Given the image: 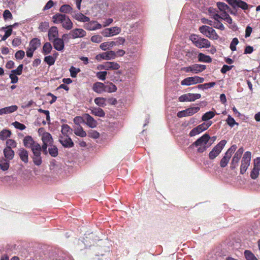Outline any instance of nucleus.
<instances>
[{
  "label": "nucleus",
  "instance_id": "ddd939ff",
  "mask_svg": "<svg viewBox=\"0 0 260 260\" xmlns=\"http://www.w3.org/2000/svg\"><path fill=\"white\" fill-rule=\"evenodd\" d=\"M59 141L64 147H72L74 143L69 136H59Z\"/></svg>",
  "mask_w": 260,
  "mask_h": 260
},
{
  "label": "nucleus",
  "instance_id": "a211bd4d",
  "mask_svg": "<svg viewBox=\"0 0 260 260\" xmlns=\"http://www.w3.org/2000/svg\"><path fill=\"white\" fill-rule=\"evenodd\" d=\"M53 45L54 49L59 51H61L64 47V42L62 39L57 38L53 41Z\"/></svg>",
  "mask_w": 260,
  "mask_h": 260
},
{
  "label": "nucleus",
  "instance_id": "aec40b11",
  "mask_svg": "<svg viewBox=\"0 0 260 260\" xmlns=\"http://www.w3.org/2000/svg\"><path fill=\"white\" fill-rule=\"evenodd\" d=\"M18 155L21 160L25 164L28 162V153L24 148H20L18 150Z\"/></svg>",
  "mask_w": 260,
  "mask_h": 260
},
{
  "label": "nucleus",
  "instance_id": "5fc2aeb1",
  "mask_svg": "<svg viewBox=\"0 0 260 260\" xmlns=\"http://www.w3.org/2000/svg\"><path fill=\"white\" fill-rule=\"evenodd\" d=\"M236 7L241 8L243 10H247L248 7L247 4L241 0H237V2L236 4Z\"/></svg>",
  "mask_w": 260,
  "mask_h": 260
},
{
  "label": "nucleus",
  "instance_id": "8fccbe9b",
  "mask_svg": "<svg viewBox=\"0 0 260 260\" xmlns=\"http://www.w3.org/2000/svg\"><path fill=\"white\" fill-rule=\"evenodd\" d=\"M111 36L118 35L121 32V28L117 26H114L109 28Z\"/></svg>",
  "mask_w": 260,
  "mask_h": 260
},
{
  "label": "nucleus",
  "instance_id": "3c124183",
  "mask_svg": "<svg viewBox=\"0 0 260 260\" xmlns=\"http://www.w3.org/2000/svg\"><path fill=\"white\" fill-rule=\"evenodd\" d=\"M8 29L5 31V34L2 37V40L5 41L8 37H9L12 32V25H9L7 27Z\"/></svg>",
  "mask_w": 260,
  "mask_h": 260
},
{
  "label": "nucleus",
  "instance_id": "4be33fe9",
  "mask_svg": "<svg viewBox=\"0 0 260 260\" xmlns=\"http://www.w3.org/2000/svg\"><path fill=\"white\" fill-rule=\"evenodd\" d=\"M4 155L5 159L11 160L13 159L15 155L14 151L12 149L5 148L3 150Z\"/></svg>",
  "mask_w": 260,
  "mask_h": 260
},
{
  "label": "nucleus",
  "instance_id": "4c0bfd02",
  "mask_svg": "<svg viewBox=\"0 0 260 260\" xmlns=\"http://www.w3.org/2000/svg\"><path fill=\"white\" fill-rule=\"evenodd\" d=\"M40 45V40L38 38H34L30 42L29 47L36 50Z\"/></svg>",
  "mask_w": 260,
  "mask_h": 260
},
{
  "label": "nucleus",
  "instance_id": "69168bd1",
  "mask_svg": "<svg viewBox=\"0 0 260 260\" xmlns=\"http://www.w3.org/2000/svg\"><path fill=\"white\" fill-rule=\"evenodd\" d=\"M23 68V65L21 64L17 67L16 69L12 70L11 73L17 75H20L22 73Z\"/></svg>",
  "mask_w": 260,
  "mask_h": 260
},
{
  "label": "nucleus",
  "instance_id": "6e6552de",
  "mask_svg": "<svg viewBox=\"0 0 260 260\" xmlns=\"http://www.w3.org/2000/svg\"><path fill=\"white\" fill-rule=\"evenodd\" d=\"M201 95L199 93H188L184 94L179 98V101L180 102H193L196 100L200 99Z\"/></svg>",
  "mask_w": 260,
  "mask_h": 260
},
{
  "label": "nucleus",
  "instance_id": "052dcab7",
  "mask_svg": "<svg viewBox=\"0 0 260 260\" xmlns=\"http://www.w3.org/2000/svg\"><path fill=\"white\" fill-rule=\"evenodd\" d=\"M12 125L17 129H19L20 130H24L25 129L26 126L24 124L21 123L18 121H15L12 123Z\"/></svg>",
  "mask_w": 260,
  "mask_h": 260
},
{
  "label": "nucleus",
  "instance_id": "a18cd8bd",
  "mask_svg": "<svg viewBox=\"0 0 260 260\" xmlns=\"http://www.w3.org/2000/svg\"><path fill=\"white\" fill-rule=\"evenodd\" d=\"M244 255L247 260H257L254 255L249 250H245Z\"/></svg>",
  "mask_w": 260,
  "mask_h": 260
},
{
  "label": "nucleus",
  "instance_id": "ea45409f",
  "mask_svg": "<svg viewBox=\"0 0 260 260\" xmlns=\"http://www.w3.org/2000/svg\"><path fill=\"white\" fill-rule=\"evenodd\" d=\"M217 6L221 12H229L231 10L230 8L224 3L218 2Z\"/></svg>",
  "mask_w": 260,
  "mask_h": 260
},
{
  "label": "nucleus",
  "instance_id": "72a5a7b5",
  "mask_svg": "<svg viewBox=\"0 0 260 260\" xmlns=\"http://www.w3.org/2000/svg\"><path fill=\"white\" fill-rule=\"evenodd\" d=\"M199 61L200 62L209 63L212 61V58L208 55H206L202 53H200L198 55Z\"/></svg>",
  "mask_w": 260,
  "mask_h": 260
},
{
  "label": "nucleus",
  "instance_id": "423d86ee",
  "mask_svg": "<svg viewBox=\"0 0 260 260\" xmlns=\"http://www.w3.org/2000/svg\"><path fill=\"white\" fill-rule=\"evenodd\" d=\"M237 146L236 145H232L226 152L224 156L222 158L220 162V166L222 168L225 167L229 162L232 154L236 151Z\"/></svg>",
  "mask_w": 260,
  "mask_h": 260
},
{
  "label": "nucleus",
  "instance_id": "6e6d98bb",
  "mask_svg": "<svg viewBox=\"0 0 260 260\" xmlns=\"http://www.w3.org/2000/svg\"><path fill=\"white\" fill-rule=\"evenodd\" d=\"M238 43L239 40L237 38H234L232 40L230 46V48L232 51H235L236 50V46L238 44Z\"/></svg>",
  "mask_w": 260,
  "mask_h": 260
},
{
  "label": "nucleus",
  "instance_id": "7c9ffc66",
  "mask_svg": "<svg viewBox=\"0 0 260 260\" xmlns=\"http://www.w3.org/2000/svg\"><path fill=\"white\" fill-rule=\"evenodd\" d=\"M74 133L76 135L80 137H85L87 135L86 132L84 131L81 125L77 126L74 128Z\"/></svg>",
  "mask_w": 260,
  "mask_h": 260
},
{
  "label": "nucleus",
  "instance_id": "b1692460",
  "mask_svg": "<svg viewBox=\"0 0 260 260\" xmlns=\"http://www.w3.org/2000/svg\"><path fill=\"white\" fill-rule=\"evenodd\" d=\"M37 142L34 141L31 136H26L23 140L24 145L27 148H31Z\"/></svg>",
  "mask_w": 260,
  "mask_h": 260
},
{
  "label": "nucleus",
  "instance_id": "c9c22d12",
  "mask_svg": "<svg viewBox=\"0 0 260 260\" xmlns=\"http://www.w3.org/2000/svg\"><path fill=\"white\" fill-rule=\"evenodd\" d=\"M12 135L11 132L7 129H4L0 132V139L2 140H5L7 138L11 137Z\"/></svg>",
  "mask_w": 260,
  "mask_h": 260
},
{
  "label": "nucleus",
  "instance_id": "dca6fc26",
  "mask_svg": "<svg viewBox=\"0 0 260 260\" xmlns=\"http://www.w3.org/2000/svg\"><path fill=\"white\" fill-rule=\"evenodd\" d=\"M92 90L99 94L106 92V85L103 83L96 82L93 84Z\"/></svg>",
  "mask_w": 260,
  "mask_h": 260
},
{
  "label": "nucleus",
  "instance_id": "2eb2a0df",
  "mask_svg": "<svg viewBox=\"0 0 260 260\" xmlns=\"http://www.w3.org/2000/svg\"><path fill=\"white\" fill-rule=\"evenodd\" d=\"M85 123L89 127L95 128L96 127L97 121L89 114H84Z\"/></svg>",
  "mask_w": 260,
  "mask_h": 260
},
{
  "label": "nucleus",
  "instance_id": "37998d69",
  "mask_svg": "<svg viewBox=\"0 0 260 260\" xmlns=\"http://www.w3.org/2000/svg\"><path fill=\"white\" fill-rule=\"evenodd\" d=\"M116 90V86L111 82H110L108 85H106V92L111 93L115 92Z\"/></svg>",
  "mask_w": 260,
  "mask_h": 260
},
{
  "label": "nucleus",
  "instance_id": "f3484780",
  "mask_svg": "<svg viewBox=\"0 0 260 260\" xmlns=\"http://www.w3.org/2000/svg\"><path fill=\"white\" fill-rule=\"evenodd\" d=\"M48 39L50 41H52L57 38L58 36V30L56 26H52L48 30Z\"/></svg>",
  "mask_w": 260,
  "mask_h": 260
},
{
  "label": "nucleus",
  "instance_id": "c85d7f7f",
  "mask_svg": "<svg viewBox=\"0 0 260 260\" xmlns=\"http://www.w3.org/2000/svg\"><path fill=\"white\" fill-rule=\"evenodd\" d=\"M106 70H117L120 68V65L115 62H106Z\"/></svg>",
  "mask_w": 260,
  "mask_h": 260
},
{
  "label": "nucleus",
  "instance_id": "f257e3e1",
  "mask_svg": "<svg viewBox=\"0 0 260 260\" xmlns=\"http://www.w3.org/2000/svg\"><path fill=\"white\" fill-rule=\"evenodd\" d=\"M210 138L209 135L206 133L194 141L191 146L197 148L198 153H202L212 145V142L210 141Z\"/></svg>",
  "mask_w": 260,
  "mask_h": 260
},
{
  "label": "nucleus",
  "instance_id": "49530a36",
  "mask_svg": "<svg viewBox=\"0 0 260 260\" xmlns=\"http://www.w3.org/2000/svg\"><path fill=\"white\" fill-rule=\"evenodd\" d=\"M32 160L35 165L38 166H40L42 162L41 154L33 155Z\"/></svg>",
  "mask_w": 260,
  "mask_h": 260
},
{
  "label": "nucleus",
  "instance_id": "f03ea898",
  "mask_svg": "<svg viewBox=\"0 0 260 260\" xmlns=\"http://www.w3.org/2000/svg\"><path fill=\"white\" fill-rule=\"evenodd\" d=\"M52 21L55 24H61L63 28L71 30L73 27V23L69 16L61 13H56L52 16Z\"/></svg>",
  "mask_w": 260,
  "mask_h": 260
},
{
  "label": "nucleus",
  "instance_id": "680f3d73",
  "mask_svg": "<svg viewBox=\"0 0 260 260\" xmlns=\"http://www.w3.org/2000/svg\"><path fill=\"white\" fill-rule=\"evenodd\" d=\"M44 61L49 66L53 65L55 62V59L52 56H46L44 58Z\"/></svg>",
  "mask_w": 260,
  "mask_h": 260
},
{
  "label": "nucleus",
  "instance_id": "9d476101",
  "mask_svg": "<svg viewBox=\"0 0 260 260\" xmlns=\"http://www.w3.org/2000/svg\"><path fill=\"white\" fill-rule=\"evenodd\" d=\"M244 150L243 148H240L235 153L231 162V168L232 170L235 169L238 166L239 161L241 157Z\"/></svg>",
  "mask_w": 260,
  "mask_h": 260
},
{
  "label": "nucleus",
  "instance_id": "393cba45",
  "mask_svg": "<svg viewBox=\"0 0 260 260\" xmlns=\"http://www.w3.org/2000/svg\"><path fill=\"white\" fill-rule=\"evenodd\" d=\"M115 46H116V42L114 41H110L102 43L100 47L102 50L106 51V50L111 49Z\"/></svg>",
  "mask_w": 260,
  "mask_h": 260
},
{
  "label": "nucleus",
  "instance_id": "a19ab883",
  "mask_svg": "<svg viewBox=\"0 0 260 260\" xmlns=\"http://www.w3.org/2000/svg\"><path fill=\"white\" fill-rule=\"evenodd\" d=\"M52 49V46L50 43H45L43 47V52L44 54H49Z\"/></svg>",
  "mask_w": 260,
  "mask_h": 260
},
{
  "label": "nucleus",
  "instance_id": "603ef678",
  "mask_svg": "<svg viewBox=\"0 0 260 260\" xmlns=\"http://www.w3.org/2000/svg\"><path fill=\"white\" fill-rule=\"evenodd\" d=\"M202 132L201 131V129L200 128L199 126H197V127L193 128L192 129L190 132H189V136L191 137H194L196 135H198L201 133Z\"/></svg>",
  "mask_w": 260,
  "mask_h": 260
},
{
  "label": "nucleus",
  "instance_id": "774afa93",
  "mask_svg": "<svg viewBox=\"0 0 260 260\" xmlns=\"http://www.w3.org/2000/svg\"><path fill=\"white\" fill-rule=\"evenodd\" d=\"M25 55V52L23 50H19L16 52L15 53V57L17 59H22Z\"/></svg>",
  "mask_w": 260,
  "mask_h": 260
},
{
  "label": "nucleus",
  "instance_id": "0e129e2a",
  "mask_svg": "<svg viewBox=\"0 0 260 260\" xmlns=\"http://www.w3.org/2000/svg\"><path fill=\"white\" fill-rule=\"evenodd\" d=\"M226 121L228 124L231 127H233L235 124H238L236 122L234 119L233 117H232L231 115L228 116V117Z\"/></svg>",
  "mask_w": 260,
  "mask_h": 260
},
{
  "label": "nucleus",
  "instance_id": "a878e982",
  "mask_svg": "<svg viewBox=\"0 0 260 260\" xmlns=\"http://www.w3.org/2000/svg\"><path fill=\"white\" fill-rule=\"evenodd\" d=\"M61 133L60 136H69L72 133V129L68 125L63 124L61 127Z\"/></svg>",
  "mask_w": 260,
  "mask_h": 260
},
{
  "label": "nucleus",
  "instance_id": "0eeeda50",
  "mask_svg": "<svg viewBox=\"0 0 260 260\" xmlns=\"http://www.w3.org/2000/svg\"><path fill=\"white\" fill-rule=\"evenodd\" d=\"M204 80V78L199 76L189 77L182 80L181 84L184 86H190L197 83H203Z\"/></svg>",
  "mask_w": 260,
  "mask_h": 260
},
{
  "label": "nucleus",
  "instance_id": "e433bc0d",
  "mask_svg": "<svg viewBox=\"0 0 260 260\" xmlns=\"http://www.w3.org/2000/svg\"><path fill=\"white\" fill-rule=\"evenodd\" d=\"M72 11V7L69 5H63L59 8V11L62 13L70 14Z\"/></svg>",
  "mask_w": 260,
  "mask_h": 260
},
{
  "label": "nucleus",
  "instance_id": "bb28decb",
  "mask_svg": "<svg viewBox=\"0 0 260 260\" xmlns=\"http://www.w3.org/2000/svg\"><path fill=\"white\" fill-rule=\"evenodd\" d=\"M192 73L198 74L204 71L206 66L203 64H194L192 65Z\"/></svg>",
  "mask_w": 260,
  "mask_h": 260
},
{
  "label": "nucleus",
  "instance_id": "5701e85b",
  "mask_svg": "<svg viewBox=\"0 0 260 260\" xmlns=\"http://www.w3.org/2000/svg\"><path fill=\"white\" fill-rule=\"evenodd\" d=\"M90 110L91 113L95 116L100 117H104L105 116L104 111L100 108L93 107L90 109Z\"/></svg>",
  "mask_w": 260,
  "mask_h": 260
},
{
  "label": "nucleus",
  "instance_id": "cd10ccee",
  "mask_svg": "<svg viewBox=\"0 0 260 260\" xmlns=\"http://www.w3.org/2000/svg\"><path fill=\"white\" fill-rule=\"evenodd\" d=\"M10 167V160L4 158L0 159V168L4 171L9 169Z\"/></svg>",
  "mask_w": 260,
  "mask_h": 260
},
{
  "label": "nucleus",
  "instance_id": "bf43d9fd",
  "mask_svg": "<svg viewBox=\"0 0 260 260\" xmlns=\"http://www.w3.org/2000/svg\"><path fill=\"white\" fill-rule=\"evenodd\" d=\"M88 136L93 139H97L100 137V134L95 130H90L88 133Z\"/></svg>",
  "mask_w": 260,
  "mask_h": 260
},
{
  "label": "nucleus",
  "instance_id": "c03bdc74",
  "mask_svg": "<svg viewBox=\"0 0 260 260\" xmlns=\"http://www.w3.org/2000/svg\"><path fill=\"white\" fill-rule=\"evenodd\" d=\"M199 110L200 108L199 107H193L186 109L187 116L193 115L197 113Z\"/></svg>",
  "mask_w": 260,
  "mask_h": 260
},
{
  "label": "nucleus",
  "instance_id": "4468645a",
  "mask_svg": "<svg viewBox=\"0 0 260 260\" xmlns=\"http://www.w3.org/2000/svg\"><path fill=\"white\" fill-rule=\"evenodd\" d=\"M87 22L88 23H86L84 26V28L87 30H95L101 29L102 27V24L99 23L96 21H89Z\"/></svg>",
  "mask_w": 260,
  "mask_h": 260
},
{
  "label": "nucleus",
  "instance_id": "2f4dec72",
  "mask_svg": "<svg viewBox=\"0 0 260 260\" xmlns=\"http://www.w3.org/2000/svg\"><path fill=\"white\" fill-rule=\"evenodd\" d=\"M18 109V107L16 105H12L9 107L2 108L3 114H7L13 113L16 111Z\"/></svg>",
  "mask_w": 260,
  "mask_h": 260
},
{
  "label": "nucleus",
  "instance_id": "864d4df0",
  "mask_svg": "<svg viewBox=\"0 0 260 260\" xmlns=\"http://www.w3.org/2000/svg\"><path fill=\"white\" fill-rule=\"evenodd\" d=\"M74 123L78 126L80 125L81 123L85 122L84 114L82 116H76L74 118Z\"/></svg>",
  "mask_w": 260,
  "mask_h": 260
},
{
  "label": "nucleus",
  "instance_id": "f8f14e48",
  "mask_svg": "<svg viewBox=\"0 0 260 260\" xmlns=\"http://www.w3.org/2000/svg\"><path fill=\"white\" fill-rule=\"evenodd\" d=\"M72 39L83 38L86 36V32L82 28H75L71 30L69 33Z\"/></svg>",
  "mask_w": 260,
  "mask_h": 260
},
{
  "label": "nucleus",
  "instance_id": "09e8293b",
  "mask_svg": "<svg viewBox=\"0 0 260 260\" xmlns=\"http://www.w3.org/2000/svg\"><path fill=\"white\" fill-rule=\"evenodd\" d=\"M212 124V122L211 121H209L206 122H204L201 124L199 125L201 131L203 132L205 130L207 129Z\"/></svg>",
  "mask_w": 260,
  "mask_h": 260
},
{
  "label": "nucleus",
  "instance_id": "9b49d317",
  "mask_svg": "<svg viewBox=\"0 0 260 260\" xmlns=\"http://www.w3.org/2000/svg\"><path fill=\"white\" fill-rule=\"evenodd\" d=\"M260 170V157H257L254 160L253 168L250 173V177L253 179L257 178Z\"/></svg>",
  "mask_w": 260,
  "mask_h": 260
},
{
  "label": "nucleus",
  "instance_id": "7ed1b4c3",
  "mask_svg": "<svg viewBox=\"0 0 260 260\" xmlns=\"http://www.w3.org/2000/svg\"><path fill=\"white\" fill-rule=\"evenodd\" d=\"M41 139L43 142L42 151L44 154H47V147L53 144V140L51 134L48 132L43 133Z\"/></svg>",
  "mask_w": 260,
  "mask_h": 260
},
{
  "label": "nucleus",
  "instance_id": "20e7f679",
  "mask_svg": "<svg viewBox=\"0 0 260 260\" xmlns=\"http://www.w3.org/2000/svg\"><path fill=\"white\" fill-rule=\"evenodd\" d=\"M251 158V153L250 151L244 153L241 161L240 173L244 174L250 165Z\"/></svg>",
  "mask_w": 260,
  "mask_h": 260
},
{
  "label": "nucleus",
  "instance_id": "412c9836",
  "mask_svg": "<svg viewBox=\"0 0 260 260\" xmlns=\"http://www.w3.org/2000/svg\"><path fill=\"white\" fill-rule=\"evenodd\" d=\"M211 46V43L209 40L206 39L201 38L197 44L196 47L199 48H207Z\"/></svg>",
  "mask_w": 260,
  "mask_h": 260
},
{
  "label": "nucleus",
  "instance_id": "39448f33",
  "mask_svg": "<svg viewBox=\"0 0 260 260\" xmlns=\"http://www.w3.org/2000/svg\"><path fill=\"white\" fill-rule=\"evenodd\" d=\"M226 143V141L223 140L215 146L209 153V158L210 159H214L221 152Z\"/></svg>",
  "mask_w": 260,
  "mask_h": 260
},
{
  "label": "nucleus",
  "instance_id": "13d9d810",
  "mask_svg": "<svg viewBox=\"0 0 260 260\" xmlns=\"http://www.w3.org/2000/svg\"><path fill=\"white\" fill-rule=\"evenodd\" d=\"M107 72L106 71H101L97 72L96 74V77L102 81H104L106 79Z\"/></svg>",
  "mask_w": 260,
  "mask_h": 260
},
{
  "label": "nucleus",
  "instance_id": "338daca9",
  "mask_svg": "<svg viewBox=\"0 0 260 260\" xmlns=\"http://www.w3.org/2000/svg\"><path fill=\"white\" fill-rule=\"evenodd\" d=\"M201 38L199 37L198 36L196 35H191L190 36V40L191 41V42L194 44V45L196 46L197 44H198V42L199 41V40Z\"/></svg>",
  "mask_w": 260,
  "mask_h": 260
},
{
  "label": "nucleus",
  "instance_id": "c756f323",
  "mask_svg": "<svg viewBox=\"0 0 260 260\" xmlns=\"http://www.w3.org/2000/svg\"><path fill=\"white\" fill-rule=\"evenodd\" d=\"M206 37L212 40H217L219 38V36L216 32L215 30L211 27L209 28L208 31H207V34L206 35Z\"/></svg>",
  "mask_w": 260,
  "mask_h": 260
},
{
  "label": "nucleus",
  "instance_id": "e2e57ef3",
  "mask_svg": "<svg viewBox=\"0 0 260 260\" xmlns=\"http://www.w3.org/2000/svg\"><path fill=\"white\" fill-rule=\"evenodd\" d=\"M102 37L99 35H94L91 38V41L93 43H99L102 42Z\"/></svg>",
  "mask_w": 260,
  "mask_h": 260
},
{
  "label": "nucleus",
  "instance_id": "473e14b6",
  "mask_svg": "<svg viewBox=\"0 0 260 260\" xmlns=\"http://www.w3.org/2000/svg\"><path fill=\"white\" fill-rule=\"evenodd\" d=\"M49 148L48 150H47V152L49 153V154L53 157H56L58 155V149L56 146L53 145V144L48 146Z\"/></svg>",
  "mask_w": 260,
  "mask_h": 260
},
{
  "label": "nucleus",
  "instance_id": "58836bf2",
  "mask_svg": "<svg viewBox=\"0 0 260 260\" xmlns=\"http://www.w3.org/2000/svg\"><path fill=\"white\" fill-rule=\"evenodd\" d=\"M106 99L102 97L96 98L94 102L95 104L99 107H104L106 105Z\"/></svg>",
  "mask_w": 260,
  "mask_h": 260
},
{
  "label": "nucleus",
  "instance_id": "6ab92c4d",
  "mask_svg": "<svg viewBox=\"0 0 260 260\" xmlns=\"http://www.w3.org/2000/svg\"><path fill=\"white\" fill-rule=\"evenodd\" d=\"M72 16L75 20L79 22H86L90 21L89 17L81 13H74Z\"/></svg>",
  "mask_w": 260,
  "mask_h": 260
},
{
  "label": "nucleus",
  "instance_id": "79ce46f5",
  "mask_svg": "<svg viewBox=\"0 0 260 260\" xmlns=\"http://www.w3.org/2000/svg\"><path fill=\"white\" fill-rule=\"evenodd\" d=\"M215 116V113L212 111L207 112L205 113L202 117V120L203 121H206L211 118H212Z\"/></svg>",
  "mask_w": 260,
  "mask_h": 260
},
{
  "label": "nucleus",
  "instance_id": "1a4fd4ad",
  "mask_svg": "<svg viewBox=\"0 0 260 260\" xmlns=\"http://www.w3.org/2000/svg\"><path fill=\"white\" fill-rule=\"evenodd\" d=\"M116 57V53L112 50L108 51L96 55L95 59L100 61L103 59L111 60L114 59Z\"/></svg>",
  "mask_w": 260,
  "mask_h": 260
},
{
  "label": "nucleus",
  "instance_id": "de8ad7c7",
  "mask_svg": "<svg viewBox=\"0 0 260 260\" xmlns=\"http://www.w3.org/2000/svg\"><path fill=\"white\" fill-rule=\"evenodd\" d=\"M17 146L16 142L13 139H8L6 141V147L10 149L16 148Z\"/></svg>",
  "mask_w": 260,
  "mask_h": 260
},
{
  "label": "nucleus",
  "instance_id": "4d7b16f0",
  "mask_svg": "<svg viewBox=\"0 0 260 260\" xmlns=\"http://www.w3.org/2000/svg\"><path fill=\"white\" fill-rule=\"evenodd\" d=\"M80 72V69L79 68H76L74 67H71L70 69V72L71 74V76L73 78H75L77 76L78 73Z\"/></svg>",
  "mask_w": 260,
  "mask_h": 260
},
{
  "label": "nucleus",
  "instance_id": "f704fd0d",
  "mask_svg": "<svg viewBox=\"0 0 260 260\" xmlns=\"http://www.w3.org/2000/svg\"><path fill=\"white\" fill-rule=\"evenodd\" d=\"M30 148L33 153V155L41 154L42 147H41L40 145L37 142Z\"/></svg>",
  "mask_w": 260,
  "mask_h": 260
}]
</instances>
